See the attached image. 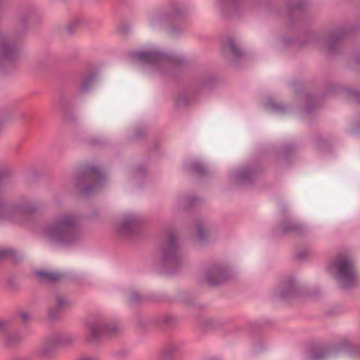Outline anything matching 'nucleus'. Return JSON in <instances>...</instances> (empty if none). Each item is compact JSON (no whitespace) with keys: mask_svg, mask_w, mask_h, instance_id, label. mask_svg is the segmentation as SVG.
<instances>
[{"mask_svg":"<svg viewBox=\"0 0 360 360\" xmlns=\"http://www.w3.org/2000/svg\"><path fill=\"white\" fill-rule=\"evenodd\" d=\"M41 236L51 244L63 246L76 245L83 238L79 218L70 212H59L44 225Z\"/></svg>","mask_w":360,"mask_h":360,"instance_id":"obj_1","label":"nucleus"},{"mask_svg":"<svg viewBox=\"0 0 360 360\" xmlns=\"http://www.w3.org/2000/svg\"><path fill=\"white\" fill-rule=\"evenodd\" d=\"M33 10L22 12L18 17V24L11 33L0 30V70L12 65L18 56V45L25 37Z\"/></svg>","mask_w":360,"mask_h":360,"instance_id":"obj_2","label":"nucleus"},{"mask_svg":"<svg viewBox=\"0 0 360 360\" xmlns=\"http://www.w3.org/2000/svg\"><path fill=\"white\" fill-rule=\"evenodd\" d=\"M330 265L335 271L334 277L342 288H350L355 285L356 269L350 257L339 255L333 259Z\"/></svg>","mask_w":360,"mask_h":360,"instance_id":"obj_3","label":"nucleus"},{"mask_svg":"<svg viewBox=\"0 0 360 360\" xmlns=\"http://www.w3.org/2000/svg\"><path fill=\"white\" fill-rule=\"evenodd\" d=\"M177 236L169 232L165 243L160 249V263L167 274H170L182 266V261L177 248Z\"/></svg>","mask_w":360,"mask_h":360,"instance_id":"obj_4","label":"nucleus"},{"mask_svg":"<svg viewBox=\"0 0 360 360\" xmlns=\"http://www.w3.org/2000/svg\"><path fill=\"white\" fill-rule=\"evenodd\" d=\"M87 181L91 182L83 188L82 193L85 195H90L103 185L105 175L97 166L84 165L76 174L75 181L77 186H80Z\"/></svg>","mask_w":360,"mask_h":360,"instance_id":"obj_5","label":"nucleus"},{"mask_svg":"<svg viewBox=\"0 0 360 360\" xmlns=\"http://www.w3.org/2000/svg\"><path fill=\"white\" fill-rule=\"evenodd\" d=\"M128 56L133 61L152 66L161 71L164 67L176 62L174 56L157 49L148 51H131Z\"/></svg>","mask_w":360,"mask_h":360,"instance_id":"obj_6","label":"nucleus"},{"mask_svg":"<svg viewBox=\"0 0 360 360\" xmlns=\"http://www.w3.org/2000/svg\"><path fill=\"white\" fill-rule=\"evenodd\" d=\"M87 332L86 340L89 342H96L103 335L115 334L117 330V325L115 323H108L101 317H89L85 322Z\"/></svg>","mask_w":360,"mask_h":360,"instance_id":"obj_7","label":"nucleus"},{"mask_svg":"<svg viewBox=\"0 0 360 360\" xmlns=\"http://www.w3.org/2000/svg\"><path fill=\"white\" fill-rule=\"evenodd\" d=\"M347 34L345 29L338 28L327 39L319 38L315 42L319 49L332 55L336 52L340 41L347 36Z\"/></svg>","mask_w":360,"mask_h":360,"instance_id":"obj_8","label":"nucleus"},{"mask_svg":"<svg viewBox=\"0 0 360 360\" xmlns=\"http://www.w3.org/2000/svg\"><path fill=\"white\" fill-rule=\"evenodd\" d=\"M204 276L211 286L221 285L231 278L228 267L221 264H213L208 266L205 271Z\"/></svg>","mask_w":360,"mask_h":360,"instance_id":"obj_9","label":"nucleus"},{"mask_svg":"<svg viewBox=\"0 0 360 360\" xmlns=\"http://www.w3.org/2000/svg\"><path fill=\"white\" fill-rule=\"evenodd\" d=\"M262 171L259 165H246L235 173L233 180L238 185L248 184L255 179Z\"/></svg>","mask_w":360,"mask_h":360,"instance_id":"obj_10","label":"nucleus"},{"mask_svg":"<svg viewBox=\"0 0 360 360\" xmlns=\"http://www.w3.org/2000/svg\"><path fill=\"white\" fill-rule=\"evenodd\" d=\"M141 222V218L134 214H126L120 222L118 232L120 235L129 237L138 231L139 226Z\"/></svg>","mask_w":360,"mask_h":360,"instance_id":"obj_11","label":"nucleus"},{"mask_svg":"<svg viewBox=\"0 0 360 360\" xmlns=\"http://www.w3.org/2000/svg\"><path fill=\"white\" fill-rule=\"evenodd\" d=\"M70 302L66 296L62 293L56 292L53 295V304L48 311L50 319H56L60 313L69 305Z\"/></svg>","mask_w":360,"mask_h":360,"instance_id":"obj_12","label":"nucleus"},{"mask_svg":"<svg viewBox=\"0 0 360 360\" xmlns=\"http://www.w3.org/2000/svg\"><path fill=\"white\" fill-rule=\"evenodd\" d=\"M299 293L297 286L292 278L283 279L278 287L279 297L283 300H289Z\"/></svg>","mask_w":360,"mask_h":360,"instance_id":"obj_13","label":"nucleus"},{"mask_svg":"<svg viewBox=\"0 0 360 360\" xmlns=\"http://www.w3.org/2000/svg\"><path fill=\"white\" fill-rule=\"evenodd\" d=\"M278 226L279 231L283 235L302 236L307 232V229L304 226L292 220L281 221L278 224Z\"/></svg>","mask_w":360,"mask_h":360,"instance_id":"obj_14","label":"nucleus"},{"mask_svg":"<svg viewBox=\"0 0 360 360\" xmlns=\"http://www.w3.org/2000/svg\"><path fill=\"white\" fill-rule=\"evenodd\" d=\"M62 341L58 333H53L47 336L39 349V354L42 356L50 355L56 347Z\"/></svg>","mask_w":360,"mask_h":360,"instance_id":"obj_15","label":"nucleus"},{"mask_svg":"<svg viewBox=\"0 0 360 360\" xmlns=\"http://www.w3.org/2000/svg\"><path fill=\"white\" fill-rule=\"evenodd\" d=\"M34 275L36 276L38 282L43 284H56L60 282L62 278L61 274L59 273L44 269L34 271Z\"/></svg>","mask_w":360,"mask_h":360,"instance_id":"obj_16","label":"nucleus"},{"mask_svg":"<svg viewBox=\"0 0 360 360\" xmlns=\"http://www.w3.org/2000/svg\"><path fill=\"white\" fill-rule=\"evenodd\" d=\"M228 47L233 59L239 61L244 58L245 53L242 49L236 44L233 39L230 38L228 41Z\"/></svg>","mask_w":360,"mask_h":360,"instance_id":"obj_17","label":"nucleus"},{"mask_svg":"<svg viewBox=\"0 0 360 360\" xmlns=\"http://www.w3.org/2000/svg\"><path fill=\"white\" fill-rule=\"evenodd\" d=\"M266 105L269 109H270L277 113L283 114V113H285L287 110V108L285 106H284L283 105H282L281 103L276 102L273 99H269L266 101Z\"/></svg>","mask_w":360,"mask_h":360,"instance_id":"obj_18","label":"nucleus"},{"mask_svg":"<svg viewBox=\"0 0 360 360\" xmlns=\"http://www.w3.org/2000/svg\"><path fill=\"white\" fill-rule=\"evenodd\" d=\"M189 169L194 174L200 176H204L207 174L206 168L198 162H193L189 165Z\"/></svg>","mask_w":360,"mask_h":360,"instance_id":"obj_19","label":"nucleus"},{"mask_svg":"<svg viewBox=\"0 0 360 360\" xmlns=\"http://www.w3.org/2000/svg\"><path fill=\"white\" fill-rule=\"evenodd\" d=\"M128 300L131 304H139L143 303L146 297L137 291H132L129 295Z\"/></svg>","mask_w":360,"mask_h":360,"instance_id":"obj_20","label":"nucleus"},{"mask_svg":"<svg viewBox=\"0 0 360 360\" xmlns=\"http://www.w3.org/2000/svg\"><path fill=\"white\" fill-rule=\"evenodd\" d=\"M94 81V77L93 75H89L86 77L81 84L79 92V93H86L90 89Z\"/></svg>","mask_w":360,"mask_h":360,"instance_id":"obj_21","label":"nucleus"},{"mask_svg":"<svg viewBox=\"0 0 360 360\" xmlns=\"http://www.w3.org/2000/svg\"><path fill=\"white\" fill-rule=\"evenodd\" d=\"M329 356L328 352L325 349L315 351L308 360H326Z\"/></svg>","mask_w":360,"mask_h":360,"instance_id":"obj_22","label":"nucleus"},{"mask_svg":"<svg viewBox=\"0 0 360 360\" xmlns=\"http://www.w3.org/2000/svg\"><path fill=\"white\" fill-rule=\"evenodd\" d=\"M195 228L198 240L200 242H204L206 240V231L204 229L202 222L197 221L195 223Z\"/></svg>","mask_w":360,"mask_h":360,"instance_id":"obj_23","label":"nucleus"},{"mask_svg":"<svg viewBox=\"0 0 360 360\" xmlns=\"http://www.w3.org/2000/svg\"><path fill=\"white\" fill-rule=\"evenodd\" d=\"M22 336L16 333L8 335L6 339V344L8 346H14L22 340Z\"/></svg>","mask_w":360,"mask_h":360,"instance_id":"obj_24","label":"nucleus"},{"mask_svg":"<svg viewBox=\"0 0 360 360\" xmlns=\"http://www.w3.org/2000/svg\"><path fill=\"white\" fill-rule=\"evenodd\" d=\"M16 252L13 250L3 249L0 250V260L6 257L14 258L16 256Z\"/></svg>","mask_w":360,"mask_h":360,"instance_id":"obj_25","label":"nucleus"},{"mask_svg":"<svg viewBox=\"0 0 360 360\" xmlns=\"http://www.w3.org/2000/svg\"><path fill=\"white\" fill-rule=\"evenodd\" d=\"M302 6H303L302 2H297L295 4H292L290 3H288L287 9L289 13H294L297 10L301 9Z\"/></svg>","mask_w":360,"mask_h":360,"instance_id":"obj_26","label":"nucleus"},{"mask_svg":"<svg viewBox=\"0 0 360 360\" xmlns=\"http://www.w3.org/2000/svg\"><path fill=\"white\" fill-rule=\"evenodd\" d=\"M346 92L349 97L356 99L357 101H360V91L353 89H347Z\"/></svg>","mask_w":360,"mask_h":360,"instance_id":"obj_27","label":"nucleus"},{"mask_svg":"<svg viewBox=\"0 0 360 360\" xmlns=\"http://www.w3.org/2000/svg\"><path fill=\"white\" fill-rule=\"evenodd\" d=\"M160 322L162 324L167 325L172 322L173 316L171 315H165V316L160 317Z\"/></svg>","mask_w":360,"mask_h":360,"instance_id":"obj_28","label":"nucleus"},{"mask_svg":"<svg viewBox=\"0 0 360 360\" xmlns=\"http://www.w3.org/2000/svg\"><path fill=\"white\" fill-rule=\"evenodd\" d=\"M130 27L127 25H122L119 29L120 32L124 36L127 35L130 32Z\"/></svg>","mask_w":360,"mask_h":360,"instance_id":"obj_29","label":"nucleus"},{"mask_svg":"<svg viewBox=\"0 0 360 360\" xmlns=\"http://www.w3.org/2000/svg\"><path fill=\"white\" fill-rule=\"evenodd\" d=\"M20 317L23 323H26L30 319L29 314L24 311L20 313Z\"/></svg>","mask_w":360,"mask_h":360,"instance_id":"obj_30","label":"nucleus"},{"mask_svg":"<svg viewBox=\"0 0 360 360\" xmlns=\"http://www.w3.org/2000/svg\"><path fill=\"white\" fill-rule=\"evenodd\" d=\"M176 350V347L173 345L167 346L164 349L163 353L164 354H172Z\"/></svg>","mask_w":360,"mask_h":360,"instance_id":"obj_31","label":"nucleus"},{"mask_svg":"<svg viewBox=\"0 0 360 360\" xmlns=\"http://www.w3.org/2000/svg\"><path fill=\"white\" fill-rule=\"evenodd\" d=\"M307 253L305 250H302L296 255L298 259L302 260L307 257Z\"/></svg>","mask_w":360,"mask_h":360,"instance_id":"obj_32","label":"nucleus"},{"mask_svg":"<svg viewBox=\"0 0 360 360\" xmlns=\"http://www.w3.org/2000/svg\"><path fill=\"white\" fill-rule=\"evenodd\" d=\"M8 325H9V321L0 319V328L1 329L6 328L8 326Z\"/></svg>","mask_w":360,"mask_h":360,"instance_id":"obj_33","label":"nucleus"},{"mask_svg":"<svg viewBox=\"0 0 360 360\" xmlns=\"http://www.w3.org/2000/svg\"><path fill=\"white\" fill-rule=\"evenodd\" d=\"M78 360H99L98 358L96 356H82L79 358Z\"/></svg>","mask_w":360,"mask_h":360,"instance_id":"obj_34","label":"nucleus"},{"mask_svg":"<svg viewBox=\"0 0 360 360\" xmlns=\"http://www.w3.org/2000/svg\"><path fill=\"white\" fill-rule=\"evenodd\" d=\"M65 30L68 34H72L74 32V25L67 26Z\"/></svg>","mask_w":360,"mask_h":360,"instance_id":"obj_35","label":"nucleus"},{"mask_svg":"<svg viewBox=\"0 0 360 360\" xmlns=\"http://www.w3.org/2000/svg\"><path fill=\"white\" fill-rule=\"evenodd\" d=\"M92 144L94 146H101L104 144V141L100 139H96L92 141Z\"/></svg>","mask_w":360,"mask_h":360,"instance_id":"obj_36","label":"nucleus"},{"mask_svg":"<svg viewBox=\"0 0 360 360\" xmlns=\"http://www.w3.org/2000/svg\"><path fill=\"white\" fill-rule=\"evenodd\" d=\"M187 200L189 205H193L198 200V199L195 197H189Z\"/></svg>","mask_w":360,"mask_h":360,"instance_id":"obj_37","label":"nucleus"},{"mask_svg":"<svg viewBox=\"0 0 360 360\" xmlns=\"http://www.w3.org/2000/svg\"><path fill=\"white\" fill-rule=\"evenodd\" d=\"M311 110V106L310 103H309L305 108V111H306V112H310Z\"/></svg>","mask_w":360,"mask_h":360,"instance_id":"obj_38","label":"nucleus"},{"mask_svg":"<svg viewBox=\"0 0 360 360\" xmlns=\"http://www.w3.org/2000/svg\"><path fill=\"white\" fill-rule=\"evenodd\" d=\"M169 32H170L171 34H173V35H175L176 33L175 28H171Z\"/></svg>","mask_w":360,"mask_h":360,"instance_id":"obj_39","label":"nucleus"},{"mask_svg":"<svg viewBox=\"0 0 360 360\" xmlns=\"http://www.w3.org/2000/svg\"><path fill=\"white\" fill-rule=\"evenodd\" d=\"M355 62L358 64H360V55L359 56H356L355 57Z\"/></svg>","mask_w":360,"mask_h":360,"instance_id":"obj_40","label":"nucleus"},{"mask_svg":"<svg viewBox=\"0 0 360 360\" xmlns=\"http://www.w3.org/2000/svg\"><path fill=\"white\" fill-rule=\"evenodd\" d=\"M141 134H142V132H141V131H138V132H137V134H136V136H137V137H139V136H141Z\"/></svg>","mask_w":360,"mask_h":360,"instance_id":"obj_41","label":"nucleus"},{"mask_svg":"<svg viewBox=\"0 0 360 360\" xmlns=\"http://www.w3.org/2000/svg\"><path fill=\"white\" fill-rule=\"evenodd\" d=\"M290 149H291V146H287L285 147V150H290Z\"/></svg>","mask_w":360,"mask_h":360,"instance_id":"obj_42","label":"nucleus"},{"mask_svg":"<svg viewBox=\"0 0 360 360\" xmlns=\"http://www.w3.org/2000/svg\"><path fill=\"white\" fill-rule=\"evenodd\" d=\"M137 169L141 172H142L143 168L140 167H139Z\"/></svg>","mask_w":360,"mask_h":360,"instance_id":"obj_43","label":"nucleus"},{"mask_svg":"<svg viewBox=\"0 0 360 360\" xmlns=\"http://www.w3.org/2000/svg\"><path fill=\"white\" fill-rule=\"evenodd\" d=\"M152 23H153V25H155V20H154V21H153V22H152Z\"/></svg>","mask_w":360,"mask_h":360,"instance_id":"obj_44","label":"nucleus"},{"mask_svg":"<svg viewBox=\"0 0 360 360\" xmlns=\"http://www.w3.org/2000/svg\"><path fill=\"white\" fill-rule=\"evenodd\" d=\"M211 360H217V359H211Z\"/></svg>","mask_w":360,"mask_h":360,"instance_id":"obj_45","label":"nucleus"}]
</instances>
